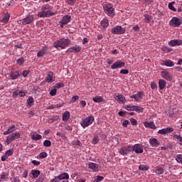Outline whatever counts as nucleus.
Wrapping results in <instances>:
<instances>
[{
    "mask_svg": "<svg viewBox=\"0 0 182 182\" xmlns=\"http://www.w3.org/2000/svg\"><path fill=\"white\" fill-rule=\"evenodd\" d=\"M53 7L49 4L43 5L41 8V11L38 12V16L39 18H49V16H53L55 15L54 12L52 11Z\"/></svg>",
    "mask_w": 182,
    "mask_h": 182,
    "instance_id": "1",
    "label": "nucleus"
},
{
    "mask_svg": "<svg viewBox=\"0 0 182 182\" xmlns=\"http://www.w3.org/2000/svg\"><path fill=\"white\" fill-rule=\"evenodd\" d=\"M70 45V40L69 38H62L53 43V46L58 50H60V49H65L66 46H69Z\"/></svg>",
    "mask_w": 182,
    "mask_h": 182,
    "instance_id": "2",
    "label": "nucleus"
},
{
    "mask_svg": "<svg viewBox=\"0 0 182 182\" xmlns=\"http://www.w3.org/2000/svg\"><path fill=\"white\" fill-rule=\"evenodd\" d=\"M103 9L104 11L105 12L106 14L108 15V16H114V8H113V4H105L104 5Z\"/></svg>",
    "mask_w": 182,
    "mask_h": 182,
    "instance_id": "3",
    "label": "nucleus"
},
{
    "mask_svg": "<svg viewBox=\"0 0 182 182\" xmlns=\"http://www.w3.org/2000/svg\"><path fill=\"white\" fill-rule=\"evenodd\" d=\"M20 137H21V134L19 132H14L9 135L6 139V143L7 146H9V144H11V142L15 140H18V139H19Z\"/></svg>",
    "mask_w": 182,
    "mask_h": 182,
    "instance_id": "4",
    "label": "nucleus"
},
{
    "mask_svg": "<svg viewBox=\"0 0 182 182\" xmlns=\"http://www.w3.org/2000/svg\"><path fill=\"white\" fill-rule=\"evenodd\" d=\"M93 122H95V117H93V115H90L83 119L82 122L81 123V126L83 127V129H85V127L90 126Z\"/></svg>",
    "mask_w": 182,
    "mask_h": 182,
    "instance_id": "5",
    "label": "nucleus"
},
{
    "mask_svg": "<svg viewBox=\"0 0 182 182\" xmlns=\"http://www.w3.org/2000/svg\"><path fill=\"white\" fill-rule=\"evenodd\" d=\"M72 17L69 15H65L63 17L62 20L60 21V28H63L65 25H68L70 22Z\"/></svg>",
    "mask_w": 182,
    "mask_h": 182,
    "instance_id": "6",
    "label": "nucleus"
},
{
    "mask_svg": "<svg viewBox=\"0 0 182 182\" xmlns=\"http://www.w3.org/2000/svg\"><path fill=\"white\" fill-rule=\"evenodd\" d=\"M35 21V17L33 15H28L26 18L22 20V25H29V23H32Z\"/></svg>",
    "mask_w": 182,
    "mask_h": 182,
    "instance_id": "7",
    "label": "nucleus"
},
{
    "mask_svg": "<svg viewBox=\"0 0 182 182\" xmlns=\"http://www.w3.org/2000/svg\"><path fill=\"white\" fill-rule=\"evenodd\" d=\"M169 24L171 26H174L175 28H178V26L181 25V21L177 17H173L172 19L169 21Z\"/></svg>",
    "mask_w": 182,
    "mask_h": 182,
    "instance_id": "8",
    "label": "nucleus"
},
{
    "mask_svg": "<svg viewBox=\"0 0 182 182\" xmlns=\"http://www.w3.org/2000/svg\"><path fill=\"white\" fill-rule=\"evenodd\" d=\"M80 50H82V47L77 45H75L74 46L68 48L66 52L68 53H77L80 52Z\"/></svg>",
    "mask_w": 182,
    "mask_h": 182,
    "instance_id": "9",
    "label": "nucleus"
},
{
    "mask_svg": "<svg viewBox=\"0 0 182 182\" xmlns=\"http://www.w3.org/2000/svg\"><path fill=\"white\" fill-rule=\"evenodd\" d=\"M89 168L90 170H92L95 173H97L100 170V167L99 166V164L96 163L91 162L88 164Z\"/></svg>",
    "mask_w": 182,
    "mask_h": 182,
    "instance_id": "10",
    "label": "nucleus"
},
{
    "mask_svg": "<svg viewBox=\"0 0 182 182\" xmlns=\"http://www.w3.org/2000/svg\"><path fill=\"white\" fill-rule=\"evenodd\" d=\"M131 151H135V153H143V149H141V146L139 144H134V146H131Z\"/></svg>",
    "mask_w": 182,
    "mask_h": 182,
    "instance_id": "11",
    "label": "nucleus"
},
{
    "mask_svg": "<svg viewBox=\"0 0 182 182\" xmlns=\"http://www.w3.org/2000/svg\"><path fill=\"white\" fill-rule=\"evenodd\" d=\"M12 154H14V149H11L7 150L4 155H3L1 156V161H6V159L10 156H12Z\"/></svg>",
    "mask_w": 182,
    "mask_h": 182,
    "instance_id": "12",
    "label": "nucleus"
},
{
    "mask_svg": "<svg viewBox=\"0 0 182 182\" xmlns=\"http://www.w3.org/2000/svg\"><path fill=\"white\" fill-rule=\"evenodd\" d=\"M174 131L172 127L164 128L162 129H159L158 131L159 134H168V133H171Z\"/></svg>",
    "mask_w": 182,
    "mask_h": 182,
    "instance_id": "13",
    "label": "nucleus"
},
{
    "mask_svg": "<svg viewBox=\"0 0 182 182\" xmlns=\"http://www.w3.org/2000/svg\"><path fill=\"white\" fill-rule=\"evenodd\" d=\"M19 76H21V72H19L18 70H12L10 73V77L11 80H16V79H18V77H19Z\"/></svg>",
    "mask_w": 182,
    "mask_h": 182,
    "instance_id": "14",
    "label": "nucleus"
},
{
    "mask_svg": "<svg viewBox=\"0 0 182 182\" xmlns=\"http://www.w3.org/2000/svg\"><path fill=\"white\" fill-rule=\"evenodd\" d=\"M45 80L47 82V83H52L53 82H55V77H53V73L48 72L47 76L45 78Z\"/></svg>",
    "mask_w": 182,
    "mask_h": 182,
    "instance_id": "15",
    "label": "nucleus"
},
{
    "mask_svg": "<svg viewBox=\"0 0 182 182\" xmlns=\"http://www.w3.org/2000/svg\"><path fill=\"white\" fill-rule=\"evenodd\" d=\"M19 96L20 97H25L26 96V92L17 90L13 92V97H18Z\"/></svg>",
    "mask_w": 182,
    "mask_h": 182,
    "instance_id": "16",
    "label": "nucleus"
},
{
    "mask_svg": "<svg viewBox=\"0 0 182 182\" xmlns=\"http://www.w3.org/2000/svg\"><path fill=\"white\" fill-rule=\"evenodd\" d=\"M15 130H16V126L12 124L10 127H9L8 129L6 132H4L3 134L4 136H8V134H11L12 133H14Z\"/></svg>",
    "mask_w": 182,
    "mask_h": 182,
    "instance_id": "17",
    "label": "nucleus"
},
{
    "mask_svg": "<svg viewBox=\"0 0 182 182\" xmlns=\"http://www.w3.org/2000/svg\"><path fill=\"white\" fill-rule=\"evenodd\" d=\"M149 141V144H151L152 147H159V146H160V141H159L156 138H151Z\"/></svg>",
    "mask_w": 182,
    "mask_h": 182,
    "instance_id": "18",
    "label": "nucleus"
},
{
    "mask_svg": "<svg viewBox=\"0 0 182 182\" xmlns=\"http://www.w3.org/2000/svg\"><path fill=\"white\" fill-rule=\"evenodd\" d=\"M48 49L49 48H48V46H43L42 49L37 53L38 58H42L44 55H46V52H48Z\"/></svg>",
    "mask_w": 182,
    "mask_h": 182,
    "instance_id": "19",
    "label": "nucleus"
},
{
    "mask_svg": "<svg viewBox=\"0 0 182 182\" xmlns=\"http://www.w3.org/2000/svg\"><path fill=\"white\" fill-rule=\"evenodd\" d=\"M115 100L119 103V105H124L126 103V97L123 95H119L115 97Z\"/></svg>",
    "mask_w": 182,
    "mask_h": 182,
    "instance_id": "20",
    "label": "nucleus"
},
{
    "mask_svg": "<svg viewBox=\"0 0 182 182\" xmlns=\"http://www.w3.org/2000/svg\"><path fill=\"white\" fill-rule=\"evenodd\" d=\"M161 76L164 79L169 82L173 80V77H171V75H170V73L167 71H162Z\"/></svg>",
    "mask_w": 182,
    "mask_h": 182,
    "instance_id": "21",
    "label": "nucleus"
},
{
    "mask_svg": "<svg viewBox=\"0 0 182 182\" xmlns=\"http://www.w3.org/2000/svg\"><path fill=\"white\" fill-rule=\"evenodd\" d=\"M119 151L120 154L124 156L125 154H129L132 151V149L131 146L122 147Z\"/></svg>",
    "mask_w": 182,
    "mask_h": 182,
    "instance_id": "22",
    "label": "nucleus"
},
{
    "mask_svg": "<svg viewBox=\"0 0 182 182\" xmlns=\"http://www.w3.org/2000/svg\"><path fill=\"white\" fill-rule=\"evenodd\" d=\"M124 32H126V28H122L120 26H118L114 28V33H117V35H123Z\"/></svg>",
    "mask_w": 182,
    "mask_h": 182,
    "instance_id": "23",
    "label": "nucleus"
},
{
    "mask_svg": "<svg viewBox=\"0 0 182 182\" xmlns=\"http://www.w3.org/2000/svg\"><path fill=\"white\" fill-rule=\"evenodd\" d=\"M131 99H134L136 102H139V100H141L143 99V92H139L135 95L131 96Z\"/></svg>",
    "mask_w": 182,
    "mask_h": 182,
    "instance_id": "24",
    "label": "nucleus"
},
{
    "mask_svg": "<svg viewBox=\"0 0 182 182\" xmlns=\"http://www.w3.org/2000/svg\"><path fill=\"white\" fill-rule=\"evenodd\" d=\"M169 45L171 46H179V45H182V41L180 39L171 40L169 42Z\"/></svg>",
    "mask_w": 182,
    "mask_h": 182,
    "instance_id": "25",
    "label": "nucleus"
},
{
    "mask_svg": "<svg viewBox=\"0 0 182 182\" xmlns=\"http://www.w3.org/2000/svg\"><path fill=\"white\" fill-rule=\"evenodd\" d=\"M159 89L161 90H163V89H164V87L167 86V82L164 80H159Z\"/></svg>",
    "mask_w": 182,
    "mask_h": 182,
    "instance_id": "26",
    "label": "nucleus"
},
{
    "mask_svg": "<svg viewBox=\"0 0 182 182\" xmlns=\"http://www.w3.org/2000/svg\"><path fill=\"white\" fill-rule=\"evenodd\" d=\"M58 180H69V173H63L58 176Z\"/></svg>",
    "mask_w": 182,
    "mask_h": 182,
    "instance_id": "27",
    "label": "nucleus"
},
{
    "mask_svg": "<svg viewBox=\"0 0 182 182\" xmlns=\"http://www.w3.org/2000/svg\"><path fill=\"white\" fill-rule=\"evenodd\" d=\"M70 118V112H69V111H66L63 114V122H68V120H69Z\"/></svg>",
    "mask_w": 182,
    "mask_h": 182,
    "instance_id": "28",
    "label": "nucleus"
},
{
    "mask_svg": "<svg viewBox=\"0 0 182 182\" xmlns=\"http://www.w3.org/2000/svg\"><path fill=\"white\" fill-rule=\"evenodd\" d=\"M63 105H64V103L53 105L48 106L47 107V109H48V110H52L53 109H58L59 107H62V106H63Z\"/></svg>",
    "mask_w": 182,
    "mask_h": 182,
    "instance_id": "29",
    "label": "nucleus"
},
{
    "mask_svg": "<svg viewBox=\"0 0 182 182\" xmlns=\"http://www.w3.org/2000/svg\"><path fill=\"white\" fill-rule=\"evenodd\" d=\"M33 178H38L41 175V171L39 170H31V171Z\"/></svg>",
    "mask_w": 182,
    "mask_h": 182,
    "instance_id": "30",
    "label": "nucleus"
},
{
    "mask_svg": "<svg viewBox=\"0 0 182 182\" xmlns=\"http://www.w3.org/2000/svg\"><path fill=\"white\" fill-rule=\"evenodd\" d=\"M144 125L145 127H149L150 129H156V124H154V122H145L144 123Z\"/></svg>",
    "mask_w": 182,
    "mask_h": 182,
    "instance_id": "31",
    "label": "nucleus"
},
{
    "mask_svg": "<svg viewBox=\"0 0 182 182\" xmlns=\"http://www.w3.org/2000/svg\"><path fill=\"white\" fill-rule=\"evenodd\" d=\"M126 63L122 62V61H118L114 63V68H124V65Z\"/></svg>",
    "mask_w": 182,
    "mask_h": 182,
    "instance_id": "32",
    "label": "nucleus"
},
{
    "mask_svg": "<svg viewBox=\"0 0 182 182\" xmlns=\"http://www.w3.org/2000/svg\"><path fill=\"white\" fill-rule=\"evenodd\" d=\"M9 18H11V15L7 13L4 15L1 22H2L3 23H6V22L9 21Z\"/></svg>",
    "mask_w": 182,
    "mask_h": 182,
    "instance_id": "33",
    "label": "nucleus"
},
{
    "mask_svg": "<svg viewBox=\"0 0 182 182\" xmlns=\"http://www.w3.org/2000/svg\"><path fill=\"white\" fill-rule=\"evenodd\" d=\"M101 26H102V28H107V26H109V20L104 18L101 21Z\"/></svg>",
    "mask_w": 182,
    "mask_h": 182,
    "instance_id": "34",
    "label": "nucleus"
},
{
    "mask_svg": "<svg viewBox=\"0 0 182 182\" xmlns=\"http://www.w3.org/2000/svg\"><path fill=\"white\" fill-rule=\"evenodd\" d=\"M31 139L32 140H41V139H42V135L38 134H34L31 136Z\"/></svg>",
    "mask_w": 182,
    "mask_h": 182,
    "instance_id": "35",
    "label": "nucleus"
},
{
    "mask_svg": "<svg viewBox=\"0 0 182 182\" xmlns=\"http://www.w3.org/2000/svg\"><path fill=\"white\" fill-rule=\"evenodd\" d=\"M35 102V100H33V97H29L27 99V104H28V106H30V107L33 106V102Z\"/></svg>",
    "mask_w": 182,
    "mask_h": 182,
    "instance_id": "36",
    "label": "nucleus"
},
{
    "mask_svg": "<svg viewBox=\"0 0 182 182\" xmlns=\"http://www.w3.org/2000/svg\"><path fill=\"white\" fill-rule=\"evenodd\" d=\"M143 107H141L139 106L134 105V112H136V113H143Z\"/></svg>",
    "mask_w": 182,
    "mask_h": 182,
    "instance_id": "37",
    "label": "nucleus"
},
{
    "mask_svg": "<svg viewBox=\"0 0 182 182\" xmlns=\"http://www.w3.org/2000/svg\"><path fill=\"white\" fill-rule=\"evenodd\" d=\"M164 65L165 66H168L169 68H171L174 66V63L171 60H166V61H164Z\"/></svg>",
    "mask_w": 182,
    "mask_h": 182,
    "instance_id": "38",
    "label": "nucleus"
},
{
    "mask_svg": "<svg viewBox=\"0 0 182 182\" xmlns=\"http://www.w3.org/2000/svg\"><path fill=\"white\" fill-rule=\"evenodd\" d=\"M59 120V116L55 115L53 118L48 119V123H53L54 122H58Z\"/></svg>",
    "mask_w": 182,
    "mask_h": 182,
    "instance_id": "39",
    "label": "nucleus"
},
{
    "mask_svg": "<svg viewBox=\"0 0 182 182\" xmlns=\"http://www.w3.org/2000/svg\"><path fill=\"white\" fill-rule=\"evenodd\" d=\"M155 173L156 174H163V173H164V169L161 167H156L155 169Z\"/></svg>",
    "mask_w": 182,
    "mask_h": 182,
    "instance_id": "40",
    "label": "nucleus"
},
{
    "mask_svg": "<svg viewBox=\"0 0 182 182\" xmlns=\"http://www.w3.org/2000/svg\"><path fill=\"white\" fill-rule=\"evenodd\" d=\"M92 100L95 103H101V102H103V98L102 97H95L92 99Z\"/></svg>",
    "mask_w": 182,
    "mask_h": 182,
    "instance_id": "41",
    "label": "nucleus"
},
{
    "mask_svg": "<svg viewBox=\"0 0 182 182\" xmlns=\"http://www.w3.org/2000/svg\"><path fill=\"white\" fill-rule=\"evenodd\" d=\"M174 4H176V2L172 1L168 4V6L169 9H171V11H173V12H176L177 11V9H175L174 6H173V5H174Z\"/></svg>",
    "mask_w": 182,
    "mask_h": 182,
    "instance_id": "42",
    "label": "nucleus"
},
{
    "mask_svg": "<svg viewBox=\"0 0 182 182\" xmlns=\"http://www.w3.org/2000/svg\"><path fill=\"white\" fill-rule=\"evenodd\" d=\"M166 114L169 116V117H174V116H176L174 112H173V109L166 111Z\"/></svg>",
    "mask_w": 182,
    "mask_h": 182,
    "instance_id": "43",
    "label": "nucleus"
},
{
    "mask_svg": "<svg viewBox=\"0 0 182 182\" xmlns=\"http://www.w3.org/2000/svg\"><path fill=\"white\" fill-rule=\"evenodd\" d=\"M174 139L177 140V141L182 146V136L180 135H174L173 136Z\"/></svg>",
    "mask_w": 182,
    "mask_h": 182,
    "instance_id": "44",
    "label": "nucleus"
},
{
    "mask_svg": "<svg viewBox=\"0 0 182 182\" xmlns=\"http://www.w3.org/2000/svg\"><path fill=\"white\" fill-rule=\"evenodd\" d=\"M139 168L141 170V171H147V170H149V166L142 164L139 166Z\"/></svg>",
    "mask_w": 182,
    "mask_h": 182,
    "instance_id": "45",
    "label": "nucleus"
},
{
    "mask_svg": "<svg viewBox=\"0 0 182 182\" xmlns=\"http://www.w3.org/2000/svg\"><path fill=\"white\" fill-rule=\"evenodd\" d=\"M54 87H55V89H60L61 87H65V84H63V82H57L54 85Z\"/></svg>",
    "mask_w": 182,
    "mask_h": 182,
    "instance_id": "46",
    "label": "nucleus"
},
{
    "mask_svg": "<svg viewBox=\"0 0 182 182\" xmlns=\"http://www.w3.org/2000/svg\"><path fill=\"white\" fill-rule=\"evenodd\" d=\"M99 141H100V139L99 138V136H95L92 139V144H97L99 143Z\"/></svg>",
    "mask_w": 182,
    "mask_h": 182,
    "instance_id": "47",
    "label": "nucleus"
},
{
    "mask_svg": "<svg viewBox=\"0 0 182 182\" xmlns=\"http://www.w3.org/2000/svg\"><path fill=\"white\" fill-rule=\"evenodd\" d=\"M126 110L134 112V105H125Z\"/></svg>",
    "mask_w": 182,
    "mask_h": 182,
    "instance_id": "48",
    "label": "nucleus"
},
{
    "mask_svg": "<svg viewBox=\"0 0 182 182\" xmlns=\"http://www.w3.org/2000/svg\"><path fill=\"white\" fill-rule=\"evenodd\" d=\"M144 21L146 23H149L151 19V17H150V16H149L148 14H144Z\"/></svg>",
    "mask_w": 182,
    "mask_h": 182,
    "instance_id": "49",
    "label": "nucleus"
},
{
    "mask_svg": "<svg viewBox=\"0 0 182 182\" xmlns=\"http://www.w3.org/2000/svg\"><path fill=\"white\" fill-rule=\"evenodd\" d=\"M176 160L177 163H179L180 164H182V154H178Z\"/></svg>",
    "mask_w": 182,
    "mask_h": 182,
    "instance_id": "50",
    "label": "nucleus"
},
{
    "mask_svg": "<svg viewBox=\"0 0 182 182\" xmlns=\"http://www.w3.org/2000/svg\"><path fill=\"white\" fill-rule=\"evenodd\" d=\"M43 146H45V147H50V146H52V142H50L49 140H45L43 142Z\"/></svg>",
    "mask_w": 182,
    "mask_h": 182,
    "instance_id": "51",
    "label": "nucleus"
},
{
    "mask_svg": "<svg viewBox=\"0 0 182 182\" xmlns=\"http://www.w3.org/2000/svg\"><path fill=\"white\" fill-rule=\"evenodd\" d=\"M105 180V178L103 176H97V178H95L93 182H100L103 181Z\"/></svg>",
    "mask_w": 182,
    "mask_h": 182,
    "instance_id": "52",
    "label": "nucleus"
},
{
    "mask_svg": "<svg viewBox=\"0 0 182 182\" xmlns=\"http://www.w3.org/2000/svg\"><path fill=\"white\" fill-rule=\"evenodd\" d=\"M39 159H46L48 157V153L46 152H41L39 154Z\"/></svg>",
    "mask_w": 182,
    "mask_h": 182,
    "instance_id": "53",
    "label": "nucleus"
},
{
    "mask_svg": "<svg viewBox=\"0 0 182 182\" xmlns=\"http://www.w3.org/2000/svg\"><path fill=\"white\" fill-rule=\"evenodd\" d=\"M58 92V90L53 89L50 91V96H56V93Z\"/></svg>",
    "mask_w": 182,
    "mask_h": 182,
    "instance_id": "54",
    "label": "nucleus"
},
{
    "mask_svg": "<svg viewBox=\"0 0 182 182\" xmlns=\"http://www.w3.org/2000/svg\"><path fill=\"white\" fill-rule=\"evenodd\" d=\"M115 141H117V144H119L120 141H122V139L120 138V135H116Z\"/></svg>",
    "mask_w": 182,
    "mask_h": 182,
    "instance_id": "55",
    "label": "nucleus"
},
{
    "mask_svg": "<svg viewBox=\"0 0 182 182\" xmlns=\"http://www.w3.org/2000/svg\"><path fill=\"white\" fill-rule=\"evenodd\" d=\"M130 122L132 126H136V124H137V120L134 118L130 119Z\"/></svg>",
    "mask_w": 182,
    "mask_h": 182,
    "instance_id": "56",
    "label": "nucleus"
},
{
    "mask_svg": "<svg viewBox=\"0 0 182 182\" xmlns=\"http://www.w3.org/2000/svg\"><path fill=\"white\" fill-rule=\"evenodd\" d=\"M76 100H79V97L77 95L73 96L71 98L72 103H75V102H76Z\"/></svg>",
    "mask_w": 182,
    "mask_h": 182,
    "instance_id": "57",
    "label": "nucleus"
},
{
    "mask_svg": "<svg viewBox=\"0 0 182 182\" xmlns=\"http://www.w3.org/2000/svg\"><path fill=\"white\" fill-rule=\"evenodd\" d=\"M23 62H25V60H23V58H18V59L17 60V63H18V65H22V64H23Z\"/></svg>",
    "mask_w": 182,
    "mask_h": 182,
    "instance_id": "58",
    "label": "nucleus"
},
{
    "mask_svg": "<svg viewBox=\"0 0 182 182\" xmlns=\"http://www.w3.org/2000/svg\"><path fill=\"white\" fill-rule=\"evenodd\" d=\"M122 75H127L129 73V70L124 69L120 70Z\"/></svg>",
    "mask_w": 182,
    "mask_h": 182,
    "instance_id": "59",
    "label": "nucleus"
},
{
    "mask_svg": "<svg viewBox=\"0 0 182 182\" xmlns=\"http://www.w3.org/2000/svg\"><path fill=\"white\" fill-rule=\"evenodd\" d=\"M76 0H67L68 5H75Z\"/></svg>",
    "mask_w": 182,
    "mask_h": 182,
    "instance_id": "60",
    "label": "nucleus"
},
{
    "mask_svg": "<svg viewBox=\"0 0 182 182\" xmlns=\"http://www.w3.org/2000/svg\"><path fill=\"white\" fill-rule=\"evenodd\" d=\"M31 163L33 164V166H39L41 164V161L36 160H33Z\"/></svg>",
    "mask_w": 182,
    "mask_h": 182,
    "instance_id": "61",
    "label": "nucleus"
},
{
    "mask_svg": "<svg viewBox=\"0 0 182 182\" xmlns=\"http://www.w3.org/2000/svg\"><path fill=\"white\" fill-rule=\"evenodd\" d=\"M151 89H153L154 90L157 89V84H156V82H151Z\"/></svg>",
    "mask_w": 182,
    "mask_h": 182,
    "instance_id": "62",
    "label": "nucleus"
},
{
    "mask_svg": "<svg viewBox=\"0 0 182 182\" xmlns=\"http://www.w3.org/2000/svg\"><path fill=\"white\" fill-rule=\"evenodd\" d=\"M22 75H23V77H26V76H28V75H29V71L25 70L23 71Z\"/></svg>",
    "mask_w": 182,
    "mask_h": 182,
    "instance_id": "63",
    "label": "nucleus"
},
{
    "mask_svg": "<svg viewBox=\"0 0 182 182\" xmlns=\"http://www.w3.org/2000/svg\"><path fill=\"white\" fill-rule=\"evenodd\" d=\"M80 103L81 105V107H85L86 106V101L85 100H81Z\"/></svg>",
    "mask_w": 182,
    "mask_h": 182,
    "instance_id": "64",
    "label": "nucleus"
}]
</instances>
